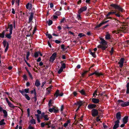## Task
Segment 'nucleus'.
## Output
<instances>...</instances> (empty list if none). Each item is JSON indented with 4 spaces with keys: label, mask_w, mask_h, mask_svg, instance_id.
Wrapping results in <instances>:
<instances>
[{
    "label": "nucleus",
    "mask_w": 129,
    "mask_h": 129,
    "mask_svg": "<svg viewBox=\"0 0 129 129\" xmlns=\"http://www.w3.org/2000/svg\"><path fill=\"white\" fill-rule=\"evenodd\" d=\"M25 98L26 99H27L28 100H30V98L27 94H25Z\"/></svg>",
    "instance_id": "obj_41"
},
{
    "label": "nucleus",
    "mask_w": 129,
    "mask_h": 129,
    "mask_svg": "<svg viewBox=\"0 0 129 129\" xmlns=\"http://www.w3.org/2000/svg\"><path fill=\"white\" fill-rule=\"evenodd\" d=\"M126 87L127 88V90L126 92L127 93H129V83H128L127 84Z\"/></svg>",
    "instance_id": "obj_28"
},
{
    "label": "nucleus",
    "mask_w": 129,
    "mask_h": 129,
    "mask_svg": "<svg viewBox=\"0 0 129 129\" xmlns=\"http://www.w3.org/2000/svg\"><path fill=\"white\" fill-rule=\"evenodd\" d=\"M44 118L45 120H48L49 119L48 117V116L46 115L45 116H44Z\"/></svg>",
    "instance_id": "obj_39"
},
{
    "label": "nucleus",
    "mask_w": 129,
    "mask_h": 129,
    "mask_svg": "<svg viewBox=\"0 0 129 129\" xmlns=\"http://www.w3.org/2000/svg\"><path fill=\"white\" fill-rule=\"evenodd\" d=\"M53 112L54 113H57L58 112V110L57 109H55V108H54Z\"/></svg>",
    "instance_id": "obj_52"
},
{
    "label": "nucleus",
    "mask_w": 129,
    "mask_h": 129,
    "mask_svg": "<svg viewBox=\"0 0 129 129\" xmlns=\"http://www.w3.org/2000/svg\"><path fill=\"white\" fill-rule=\"evenodd\" d=\"M83 103L84 102H83V101H77L74 104L76 105H78L80 107L82 105Z\"/></svg>",
    "instance_id": "obj_12"
},
{
    "label": "nucleus",
    "mask_w": 129,
    "mask_h": 129,
    "mask_svg": "<svg viewBox=\"0 0 129 129\" xmlns=\"http://www.w3.org/2000/svg\"><path fill=\"white\" fill-rule=\"evenodd\" d=\"M96 105L95 104H89L87 106L88 108L89 109H91L95 107Z\"/></svg>",
    "instance_id": "obj_11"
},
{
    "label": "nucleus",
    "mask_w": 129,
    "mask_h": 129,
    "mask_svg": "<svg viewBox=\"0 0 129 129\" xmlns=\"http://www.w3.org/2000/svg\"><path fill=\"white\" fill-rule=\"evenodd\" d=\"M116 118L117 119V120H119V121L121 119V116L120 114V112L117 113L116 114Z\"/></svg>",
    "instance_id": "obj_17"
},
{
    "label": "nucleus",
    "mask_w": 129,
    "mask_h": 129,
    "mask_svg": "<svg viewBox=\"0 0 129 129\" xmlns=\"http://www.w3.org/2000/svg\"><path fill=\"white\" fill-rule=\"evenodd\" d=\"M113 48H112L111 50L110 51V52L111 55H112V53H113Z\"/></svg>",
    "instance_id": "obj_58"
},
{
    "label": "nucleus",
    "mask_w": 129,
    "mask_h": 129,
    "mask_svg": "<svg viewBox=\"0 0 129 129\" xmlns=\"http://www.w3.org/2000/svg\"><path fill=\"white\" fill-rule=\"evenodd\" d=\"M100 40L101 41V43L102 44L104 45H106L107 44V42L104 40L102 38H101Z\"/></svg>",
    "instance_id": "obj_19"
},
{
    "label": "nucleus",
    "mask_w": 129,
    "mask_h": 129,
    "mask_svg": "<svg viewBox=\"0 0 129 129\" xmlns=\"http://www.w3.org/2000/svg\"><path fill=\"white\" fill-rule=\"evenodd\" d=\"M34 15V14L33 13H30V15L29 17L28 22L29 23H30L32 20H33V16Z\"/></svg>",
    "instance_id": "obj_13"
},
{
    "label": "nucleus",
    "mask_w": 129,
    "mask_h": 129,
    "mask_svg": "<svg viewBox=\"0 0 129 129\" xmlns=\"http://www.w3.org/2000/svg\"><path fill=\"white\" fill-rule=\"evenodd\" d=\"M70 123V121L69 120L67 121L66 123H64L63 124V126L65 127H66Z\"/></svg>",
    "instance_id": "obj_25"
},
{
    "label": "nucleus",
    "mask_w": 129,
    "mask_h": 129,
    "mask_svg": "<svg viewBox=\"0 0 129 129\" xmlns=\"http://www.w3.org/2000/svg\"><path fill=\"white\" fill-rule=\"evenodd\" d=\"M52 87V86H50L48 88H47V91L48 92H50V91H51V89Z\"/></svg>",
    "instance_id": "obj_33"
},
{
    "label": "nucleus",
    "mask_w": 129,
    "mask_h": 129,
    "mask_svg": "<svg viewBox=\"0 0 129 129\" xmlns=\"http://www.w3.org/2000/svg\"><path fill=\"white\" fill-rule=\"evenodd\" d=\"M87 72H88L87 71H84V72L82 74V76L83 77V76H84V75L87 73Z\"/></svg>",
    "instance_id": "obj_56"
},
{
    "label": "nucleus",
    "mask_w": 129,
    "mask_h": 129,
    "mask_svg": "<svg viewBox=\"0 0 129 129\" xmlns=\"http://www.w3.org/2000/svg\"><path fill=\"white\" fill-rule=\"evenodd\" d=\"M39 54V52H36L34 54V56L36 58L38 56Z\"/></svg>",
    "instance_id": "obj_32"
},
{
    "label": "nucleus",
    "mask_w": 129,
    "mask_h": 129,
    "mask_svg": "<svg viewBox=\"0 0 129 129\" xmlns=\"http://www.w3.org/2000/svg\"><path fill=\"white\" fill-rule=\"evenodd\" d=\"M63 95V93L62 92H61L60 93H59V90H57L54 94V96L56 98H57L58 96H62Z\"/></svg>",
    "instance_id": "obj_5"
},
{
    "label": "nucleus",
    "mask_w": 129,
    "mask_h": 129,
    "mask_svg": "<svg viewBox=\"0 0 129 129\" xmlns=\"http://www.w3.org/2000/svg\"><path fill=\"white\" fill-rule=\"evenodd\" d=\"M55 14L56 15L59 16L60 15L61 12L59 11H57L56 12Z\"/></svg>",
    "instance_id": "obj_45"
},
{
    "label": "nucleus",
    "mask_w": 129,
    "mask_h": 129,
    "mask_svg": "<svg viewBox=\"0 0 129 129\" xmlns=\"http://www.w3.org/2000/svg\"><path fill=\"white\" fill-rule=\"evenodd\" d=\"M106 48V47L103 46V45H102V48H101L103 50H104Z\"/></svg>",
    "instance_id": "obj_61"
},
{
    "label": "nucleus",
    "mask_w": 129,
    "mask_h": 129,
    "mask_svg": "<svg viewBox=\"0 0 129 129\" xmlns=\"http://www.w3.org/2000/svg\"><path fill=\"white\" fill-rule=\"evenodd\" d=\"M52 100H50L48 103V105L49 107H50L52 106Z\"/></svg>",
    "instance_id": "obj_49"
},
{
    "label": "nucleus",
    "mask_w": 129,
    "mask_h": 129,
    "mask_svg": "<svg viewBox=\"0 0 129 129\" xmlns=\"http://www.w3.org/2000/svg\"><path fill=\"white\" fill-rule=\"evenodd\" d=\"M9 47V45H8H8H7V46H6V48L5 49V52L6 53L7 52V50H8Z\"/></svg>",
    "instance_id": "obj_44"
},
{
    "label": "nucleus",
    "mask_w": 129,
    "mask_h": 129,
    "mask_svg": "<svg viewBox=\"0 0 129 129\" xmlns=\"http://www.w3.org/2000/svg\"><path fill=\"white\" fill-rule=\"evenodd\" d=\"M117 12V10H115L114 12H109L108 14H107L106 15V16L107 17V19H111L112 17H109L110 16V15H113L114 14H115Z\"/></svg>",
    "instance_id": "obj_4"
},
{
    "label": "nucleus",
    "mask_w": 129,
    "mask_h": 129,
    "mask_svg": "<svg viewBox=\"0 0 129 129\" xmlns=\"http://www.w3.org/2000/svg\"><path fill=\"white\" fill-rule=\"evenodd\" d=\"M110 6L114 8L115 9H117L119 11L123 12V9L119 6L115 4H112L110 5Z\"/></svg>",
    "instance_id": "obj_2"
},
{
    "label": "nucleus",
    "mask_w": 129,
    "mask_h": 129,
    "mask_svg": "<svg viewBox=\"0 0 129 129\" xmlns=\"http://www.w3.org/2000/svg\"><path fill=\"white\" fill-rule=\"evenodd\" d=\"M73 94L75 96H76L77 95V93L76 91H74L73 92Z\"/></svg>",
    "instance_id": "obj_63"
},
{
    "label": "nucleus",
    "mask_w": 129,
    "mask_h": 129,
    "mask_svg": "<svg viewBox=\"0 0 129 129\" xmlns=\"http://www.w3.org/2000/svg\"><path fill=\"white\" fill-rule=\"evenodd\" d=\"M112 32L113 33H115L116 34H118L119 33V30H114L112 31Z\"/></svg>",
    "instance_id": "obj_51"
},
{
    "label": "nucleus",
    "mask_w": 129,
    "mask_h": 129,
    "mask_svg": "<svg viewBox=\"0 0 129 129\" xmlns=\"http://www.w3.org/2000/svg\"><path fill=\"white\" fill-rule=\"evenodd\" d=\"M27 111L28 114V115L29 116V115L30 109L29 108H28L27 109Z\"/></svg>",
    "instance_id": "obj_59"
},
{
    "label": "nucleus",
    "mask_w": 129,
    "mask_h": 129,
    "mask_svg": "<svg viewBox=\"0 0 129 129\" xmlns=\"http://www.w3.org/2000/svg\"><path fill=\"white\" fill-rule=\"evenodd\" d=\"M94 74H95L96 75L98 76H99L103 75V74L101 72H99L98 71H95L94 73H91L90 75V76H91Z\"/></svg>",
    "instance_id": "obj_7"
},
{
    "label": "nucleus",
    "mask_w": 129,
    "mask_h": 129,
    "mask_svg": "<svg viewBox=\"0 0 129 129\" xmlns=\"http://www.w3.org/2000/svg\"><path fill=\"white\" fill-rule=\"evenodd\" d=\"M53 108H50L49 109V111L51 112H53Z\"/></svg>",
    "instance_id": "obj_54"
},
{
    "label": "nucleus",
    "mask_w": 129,
    "mask_h": 129,
    "mask_svg": "<svg viewBox=\"0 0 129 129\" xmlns=\"http://www.w3.org/2000/svg\"><path fill=\"white\" fill-rule=\"evenodd\" d=\"M3 45L4 47H6L7 45H8V44L9 45V43L8 42H7L6 41H4L3 42Z\"/></svg>",
    "instance_id": "obj_22"
},
{
    "label": "nucleus",
    "mask_w": 129,
    "mask_h": 129,
    "mask_svg": "<svg viewBox=\"0 0 129 129\" xmlns=\"http://www.w3.org/2000/svg\"><path fill=\"white\" fill-rule=\"evenodd\" d=\"M19 91L21 93L22 95H25L26 94L25 93V92L23 90H19Z\"/></svg>",
    "instance_id": "obj_42"
},
{
    "label": "nucleus",
    "mask_w": 129,
    "mask_h": 129,
    "mask_svg": "<svg viewBox=\"0 0 129 129\" xmlns=\"http://www.w3.org/2000/svg\"><path fill=\"white\" fill-rule=\"evenodd\" d=\"M52 23V21L51 20H50L48 21V24L49 26L51 25Z\"/></svg>",
    "instance_id": "obj_43"
},
{
    "label": "nucleus",
    "mask_w": 129,
    "mask_h": 129,
    "mask_svg": "<svg viewBox=\"0 0 129 129\" xmlns=\"http://www.w3.org/2000/svg\"><path fill=\"white\" fill-rule=\"evenodd\" d=\"M78 36L80 38H81L82 37L85 36V35H83L82 33H80L78 34Z\"/></svg>",
    "instance_id": "obj_48"
},
{
    "label": "nucleus",
    "mask_w": 129,
    "mask_h": 129,
    "mask_svg": "<svg viewBox=\"0 0 129 129\" xmlns=\"http://www.w3.org/2000/svg\"><path fill=\"white\" fill-rule=\"evenodd\" d=\"M46 36L48 37V38L49 39L52 38V36L51 35L48 34H46Z\"/></svg>",
    "instance_id": "obj_37"
},
{
    "label": "nucleus",
    "mask_w": 129,
    "mask_h": 129,
    "mask_svg": "<svg viewBox=\"0 0 129 129\" xmlns=\"http://www.w3.org/2000/svg\"><path fill=\"white\" fill-rule=\"evenodd\" d=\"M116 13H116L115 14V15L117 16V17H120V16H121L122 17V16L120 15L121 13H120V12H117H117Z\"/></svg>",
    "instance_id": "obj_29"
},
{
    "label": "nucleus",
    "mask_w": 129,
    "mask_h": 129,
    "mask_svg": "<svg viewBox=\"0 0 129 129\" xmlns=\"http://www.w3.org/2000/svg\"><path fill=\"white\" fill-rule=\"evenodd\" d=\"M4 119H3L2 120L0 121V125H4L5 124V123L4 122Z\"/></svg>",
    "instance_id": "obj_27"
},
{
    "label": "nucleus",
    "mask_w": 129,
    "mask_h": 129,
    "mask_svg": "<svg viewBox=\"0 0 129 129\" xmlns=\"http://www.w3.org/2000/svg\"><path fill=\"white\" fill-rule=\"evenodd\" d=\"M128 117L127 116H126L124 117L123 119V121L124 124H125L127 122L128 120Z\"/></svg>",
    "instance_id": "obj_16"
},
{
    "label": "nucleus",
    "mask_w": 129,
    "mask_h": 129,
    "mask_svg": "<svg viewBox=\"0 0 129 129\" xmlns=\"http://www.w3.org/2000/svg\"><path fill=\"white\" fill-rule=\"evenodd\" d=\"M105 38L106 39L109 40L110 39V35L109 34H108L106 35Z\"/></svg>",
    "instance_id": "obj_30"
},
{
    "label": "nucleus",
    "mask_w": 129,
    "mask_h": 129,
    "mask_svg": "<svg viewBox=\"0 0 129 129\" xmlns=\"http://www.w3.org/2000/svg\"><path fill=\"white\" fill-rule=\"evenodd\" d=\"M13 25L12 24H10L8 25V28L9 29L10 33L6 35V37L8 39H10L11 38V35L12 34V30L13 29Z\"/></svg>",
    "instance_id": "obj_1"
},
{
    "label": "nucleus",
    "mask_w": 129,
    "mask_h": 129,
    "mask_svg": "<svg viewBox=\"0 0 129 129\" xmlns=\"http://www.w3.org/2000/svg\"><path fill=\"white\" fill-rule=\"evenodd\" d=\"M50 124V121L49 122H47L45 123V125H49Z\"/></svg>",
    "instance_id": "obj_62"
},
{
    "label": "nucleus",
    "mask_w": 129,
    "mask_h": 129,
    "mask_svg": "<svg viewBox=\"0 0 129 129\" xmlns=\"http://www.w3.org/2000/svg\"><path fill=\"white\" fill-rule=\"evenodd\" d=\"M91 115L93 116H96L98 115V112L97 109H93L91 110Z\"/></svg>",
    "instance_id": "obj_3"
},
{
    "label": "nucleus",
    "mask_w": 129,
    "mask_h": 129,
    "mask_svg": "<svg viewBox=\"0 0 129 129\" xmlns=\"http://www.w3.org/2000/svg\"><path fill=\"white\" fill-rule=\"evenodd\" d=\"M40 85V83L39 80L37 79L36 80L35 83V85L36 86L38 87Z\"/></svg>",
    "instance_id": "obj_20"
},
{
    "label": "nucleus",
    "mask_w": 129,
    "mask_h": 129,
    "mask_svg": "<svg viewBox=\"0 0 129 129\" xmlns=\"http://www.w3.org/2000/svg\"><path fill=\"white\" fill-rule=\"evenodd\" d=\"M34 101L35 102H36L37 100V99L36 98V95H35L34 96Z\"/></svg>",
    "instance_id": "obj_57"
},
{
    "label": "nucleus",
    "mask_w": 129,
    "mask_h": 129,
    "mask_svg": "<svg viewBox=\"0 0 129 129\" xmlns=\"http://www.w3.org/2000/svg\"><path fill=\"white\" fill-rule=\"evenodd\" d=\"M124 59L123 58H121L120 60L118 62V63L119 64V67L120 68H122L123 66Z\"/></svg>",
    "instance_id": "obj_8"
},
{
    "label": "nucleus",
    "mask_w": 129,
    "mask_h": 129,
    "mask_svg": "<svg viewBox=\"0 0 129 129\" xmlns=\"http://www.w3.org/2000/svg\"><path fill=\"white\" fill-rule=\"evenodd\" d=\"M3 112L4 114V117H7L8 115L7 112V111L5 110H3Z\"/></svg>",
    "instance_id": "obj_26"
},
{
    "label": "nucleus",
    "mask_w": 129,
    "mask_h": 129,
    "mask_svg": "<svg viewBox=\"0 0 129 129\" xmlns=\"http://www.w3.org/2000/svg\"><path fill=\"white\" fill-rule=\"evenodd\" d=\"M56 56V53H53L52 55L50 57V61L51 62H53L55 60Z\"/></svg>",
    "instance_id": "obj_6"
},
{
    "label": "nucleus",
    "mask_w": 129,
    "mask_h": 129,
    "mask_svg": "<svg viewBox=\"0 0 129 129\" xmlns=\"http://www.w3.org/2000/svg\"><path fill=\"white\" fill-rule=\"evenodd\" d=\"M124 102L122 100H119L118 101V105H120L121 106L123 107Z\"/></svg>",
    "instance_id": "obj_14"
},
{
    "label": "nucleus",
    "mask_w": 129,
    "mask_h": 129,
    "mask_svg": "<svg viewBox=\"0 0 129 129\" xmlns=\"http://www.w3.org/2000/svg\"><path fill=\"white\" fill-rule=\"evenodd\" d=\"M63 69L62 68H60L59 70L58 71V73L59 74H60L63 71Z\"/></svg>",
    "instance_id": "obj_46"
},
{
    "label": "nucleus",
    "mask_w": 129,
    "mask_h": 129,
    "mask_svg": "<svg viewBox=\"0 0 129 129\" xmlns=\"http://www.w3.org/2000/svg\"><path fill=\"white\" fill-rule=\"evenodd\" d=\"M26 7L27 9H31L32 8V5L31 4L28 3L26 5Z\"/></svg>",
    "instance_id": "obj_18"
},
{
    "label": "nucleus",
    "mask_w": 129,
    "mask_h": 129,
    "mask_svg": "<svg viewBox=\"0 0 129 129\" xmlns=\"http://www.w3.org/2000/svg\"><path fill=\"white\" fill-rule=\"evenodd\" d=\"M26 129H34V128L31 124H29Z\"/></svg>",
    "instance_id": "obj_31"
},
{
    "label": "nucleus",
    "mask_w": 129,
    "mask_h": 129,
    "mask_svg": "<svg viewBox=\"0 0 129 129\" xmlns=\"http://www.w3.org/2000/svg\"><path fill=\"white\" fill-rule=\"evenodd\" d=\"M23 78L24 79L26 80L27 79V76L25 75H24L23 76Z\"/></svg>",
    "instance_id": "obj_64"
},
{
    "label": "nucleus",
    "mask_w": 129,
    "mask_h": 129,
    "mask_svg": "<svg viewBox=\"0 0 129 129\" xmlns=\"http://www.w3.org/2000/svg\"><path fill=\"white\" fill-rule=\"evenodd\" d=\"M29 89L28 88V89H24V91L25 92H26V93H27L28 92V91H29Z\"/></svg>",
    "instance_id": "obj_55"
},
{
    "label": "nucleus",
    "mask_w": 129,
    "mask_h": 129,
    "mask_svg": "<svg viewBox=\"0 0 129 129\" xmlns=\"http://www.w3.org/2000/svg\"><path fill=\"white\" fill-rule=\"evenodd\" d=\"M97 91L96 90L94 92V93L93 94V97H94V98L96 97V96H95V95H97V94H96Z\"/></svg>",
    "instance_id": "obj_40"
},
{
    "label": "nucleus",
    "mask_w": 129,
    "mask_h": 129,
    "mask_svg": "<svg viewBox=\"0 0 129 129\" xmlns=\"http://www.w3.org/2000/svg\"><path fill=\"white\" fill-rule=\"evenodd\" d=\"M9 106L11 108H12L13 109H14L15 106L11 102H10L8 104Z\"/></svg>",
    "instance_id": "obj_23"
},
{
    "label": "nucleus",
    "mask_w": 129,
    "mask_h": 129,
    "mask_svg": "<svg viewBox=\"0 0 129 129\" xmlns=\"http://www.w3.org/2000/svg\"><path fill=\"white\" fill-rule=\"evenodd\" d=\"M79 92L81 93L82 95H85V93L83 89H82L81 90L79 91Z\"/></svg>",
    "instance_id": "obj_36"
},
{
    "label": "nucleus",
    "mask_w": 129,
    "mask_h": 129,
    "mask_svg": "<svg viewBox=\"0 0 129 129\" xmlns=\"http://www.w3.org/2000/svg\"><path fill=\"white\" fill-rule=\"evenodd\" d=\"M65 64L64 63H63L61 67V68H62V69H63V68H65Z\"/></svg>",
    "instance_id": "obj_53"
},
{
    "label": "nucleus",
    "mask_w": 129,
    "mask_h": 129,
    "mask_svg": "<svg viewBox=\"0 0 129 129\" xmlns=\"http://www.w3.org/2000/svg\"><path fill=\"white\" fill-rule=\"evenodd\" d=\"M66 22V20L65 18H63L60 21V23H62L64 22L65 21Z\"/></svg>",
    "instance_id": "obj_38"
},
{
    "label": "nucleus",
    "mask_w": 129,
    "mask_h": 129,
    "mask_svg": "<svg viewBox=\"0 0 129 129\" xmlns=\"http://www.w3.org/2000/svg\"><path fill=\"white\" fill-rule=\"evenodd\" d=\"M31 93H34L35 95H36V90L35 89H34L33 90H31Z\"/></svg>",
    "instance_id": "obj_35"
},
{
    "label": "nucleus",
    "mask_w": 129,
    "mask_h": 129,
    "mask_svg": "<svg viewBox=\"0 0 129 129\" xmlns=\"http://www.w3.org/2000/svg\"><path fill=\"white\" fill-rule=\"evenodd\" d=\"M41 125L42 127H44L45 125V123L44 122L42 123H41Z\"/></svg>",
    "instance_id": "obj_60"
},
{
    "label": "nucleus",
    "mask_w": 129,
    "mask_h": 129,
    "mask_svg": "<svg viewBox=\"0 0 129 129\" xmlns=\"http://www.w3.org/2000/svg\"><path fill=\"white\" fill-rule=\"evenodd\" d=\"M92 101L93 103L95 104L98 103L99 102V99L96 98H92Z\"/></svg>",
    "instance_id": "obj_15"
},
{
    "label": "nucleus",
    "mask_w": 129,
    "mask_h": 129,
    "mask_svg": "<svg viewBox=\"0 0 129 129\" xmlns=\"http://www.w3.org/2000/svg\"><path fill=\"white\" fill-rule=\"evenodd\" d=\"M129 105V102H124L123 107H125Z\"/></svg>",
    "instance_id": "obj_24"
},
{
    "label": "nucleus",
    "mask_w": 129,
    "mask_h": 129,
    "mask_svg": "<svg viewBox=\"0 0 129 129\" xmlns=\"http://www.w3.org/2000/svg\"><path fill=\"white\" fill-rule=\"evenodd\" d=\"M4 36V33L3 32L2 34H0V37L3 38Z\"/></svg>",
    "instance_id": "obj_47"
},
{
    "label": "nucleus",
    "mask_w": 129,
    "mask_h": 129,
    "mask_svg": "<svg viewBox=\"0 0 129 129\" xmlns=\"http://www.w3.org/2000/svg\"><path fill=\"white\" fill-rule=\"evenodd\" d=\"M28 73V75L30 77L31 79H33V77L31 75V74L28 71H27Z\"/></svg>",
    "instance_id": "obj_50"
},
{
    "label": "nucleus",
    "mask_w": 129,
    "mask_h": 129,
    "mask_svg": "<svg viewBox=\"0 0 129 129\" xmlns=\"http://www.w3.org/2000/svg\"><path fill=\"white\" fill-rule=\"evenodd\" d=\"M119 120H117L115 122V124L113 127V129H116L119 126Z\"/></svg>",
    "instance_id": "obj_9"
},
{
    "label": "nucleus",
    "mask_w": 129,
    "mask_h": 129,
    "mask_svg": "<svg viewBox=\"0 0 129 129\" xmlns=\"http://www.w3.org/2000/svg\"><path fill=\"white\" fill-rule=\"evenodd\" d=\"M89 52L90 54H91L92 56L94 57H95L96 56L95 54V52H92L90 50H89Z\"/></svg>",
    "instance_id": "obj_21"
},
{
    "label": "nucleus",
    "mask_w": 129,
    "mask_h": 129,
    "mask_svg": "<svg viewBox=\"0 0 129 129\" xmlns=\"http://www.w3.org/2000/svg\"><path fill=\"white\" fill-rule=\"evenodd\" d=\"M30 122L32 124H35L36 123L35 120L34 119H32L30 121Z\"/></svg>",
    "instance_id": "obj_34"
},
{
    "label": "nucleus",
    "mask_w": 129,
    "mask_h": 129,
    "mask_svg": "<svg viewBox=\"0 0 129 129\" xmlns=\"http://www.w3.org/2000/svg\"><path fill=\"white\" fill-rule=\"evenodd\" d=\"M87 8L86 6H84L80 8L78 11L79 13L80 14L82 12L85 11L86 10Z\"/></svg>",
    "instance_id": "obj_10"
}]
</instances>
